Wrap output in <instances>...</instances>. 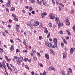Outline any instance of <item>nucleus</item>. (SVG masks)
<instances>
[{
	"label": "nucleus",
	"mask_w": 75,
	"mask_h": 75,
	"mask_svg": "<svg viewBox=\"0 0 75 75\" xmlns=\"http://www.w3.org/2000/svg\"><path fill=\"white\" fill-rule=\"evenodd\" d=\"M71 12L72 13H74V10H72L71 11Z\"/></svg>",
	"instance_id": "0e129e2a"
},
{
	"label": "nucleus",
	"mask_w": 75,
	"mask_h": 75,
	"mask_svg": "<svg viewBox=\"0 0 75 75\" xmlns=\"http://www.w3.org/2000/svg\"><path fill=\"white\" fill-rule=\"evenodd\" d=\"M7 61H9V62H10V61H11V59H7Z\"/></svg>",
	"instance_id": "603ef678"
},
{
	"label": "nucleus",
	"mask_w": 75,
	"mask_h": 75,
	"mask_svg": "<svg viewBox=\"0 0 75 75\" xmlns=\"http://www.w3.org/2000/svg\"><path fill=\"white\" fill-rule=\"evenodd\" d=\"M31 74H32V75H34V71H32L31 72Z\"/></svg>",
	"instance_id": "bf43d9fd"
},
{
	"label": "nucleus",
	"mask_w": 75,
	"mask_h": 75,
	"mask_svg": "<svg viewBox=\"0 0 75 75\" xmlns=\"http://www.w3.org/2000/svg\"><path fill=\"white\" fill-rule=\"evenodd\" d=\"M14 20H15V21H18V19L17 18H15Z\"/></svg>",
	"instance_id": "3c124183"
},
{
	"label": "nucleus",
	"mask_w": 75,
	"mask_h": 75,
	"mask_svg": "<svg viewBox=\"0 0 75 75\" xmlns=\"http://www.w3.org/2000/svg\"><path fill=\"white\" fill-rule=\"evenodd\" d=\"M41 15L42 17H44V13H41Z\"/></svg>",
	"instance_id": "5fc2aeb1"
},
{
	"label": "nucleus",
	"mask_w": 75,
	"mask_h": 75,
	"mask_svg": "<svg viewBox=\"0 0 75 75\" xmlns=\"http://www.w3.org/2000/svg\"><path fill=\"white\" fill-rule=\"evenodd\" d=\"M9 21L10 23H12V20L11 19H9Z\"/></svg>",
	"instance_id": "09e8293b"
},
{
	"label": "nucleus",
	"mask_w": 75,
	"mask_h": 75,
	"mask_svg": "<svg viewBox=\"0 0 75 75\" xmlns=\"http://www.w3.org/2000/svg\"><path fill=\"white\" fill-rule=\"evenodd\" d=\"M8 27H9V28H10V27H11V25H8Z\"/></svg>",
	"instance_id": "338daca9"
},
{
	"label": "nucleus",
	"mask_w": 75,
	"mask_h": 75,
	"mask_svg": "<svg viewBox=\"0 0 75 75\" xmlns=\"http://www.w3.org/2000/svg\"><path fill=\"white\" fill-rule=\"evenodd\" d=\"M64 50H65V51H68V49L67 47H65L64 48Z\"/></svg>",
	"instance_id": "4d7b16f0"
},
{
	"label": "nucleus",
	"mask_w": 75,
	"mask_h": 75,
	"mask_svg": "<svg viewBox=\"0 0 75 75\" xmlns=\"http://www.w3.org/2000/svg\"><path fill=\"white\" fill-rule=\"evenodd\" d=\"M66 24L67 25H69L70 23L69 22V20L68 19H66L65 20Z\"/></svg>",
	"instance_id": "1a4fd4ad"
},
{
	"label": "nucleus",
	"mask_w": 75,
	"mask_h": 75,
	"mask_svg": "<svg viewBox=\"0 0 75 75\" xmlns=\"http://www.w3.org/2000/svg\"><path fill=\"white\" fill-rule=\"evenodd\" d=\"M59 21V18L58 17H57L56 18V19L55 20V21Z\"/></svg>",
	"instance_id": "58836bf2"
},
{
	"label": "nucleus",
	"mask_w": 75,
	"mask_h": 75,
	"mask_svg": "<svg viewBox=\"0 0 75 75\" xmlns=\"http://www.w3.org/2000/svg\"><path fill=\"white\" fill-rule=\"evenodd\" d=\"M50 52L51 54H52L53 55H55V52H54V51H52V49H50Z\"/></svg>",
	"instance_id": "0eeeda50"
},
{
	"label": "nucleus",
	"mask_w": 75,
	"mask_h": 75,
	"mask_svg": "<svg viewBox=\"0 0 75 75\" xmlns=\"http://www.w3.org/2000/svg\"><path fill=\"white\" fill-rule=\"evenodd\" d=\"M10 41L11 42V43H12V44H14V42H13V40H10Z\"/></svg>",
	"instance_id": "c03bdc74"
},
{
	"label": "nucleus",
	"mask_w": 75,
	"mask_h": 75,
	"mask_svg": "<svg viewBox=\"0 0 75 75\" xmlns=\"http://www.w3.org/2000/svg\"><path fill=\"white\" fill-rule=\"evenodd\" d=\"M11 10L13 11H14L15 10V8L14 7H12L11 8Z\"/></svg>",
	"instance_id": "c9c22d12"
},
{
	"label": "nucleus",
	"mask_w": 75,
	"mask_h": 75,
	"mask_svg": "<svg viewBox=\"0 0 75 75\" xmlns=\"http://www.w3.org/2000/svg\"><path fill=\"white\" fill-rule=\"evenodd\" d=\"M47 45L48 47L50 48L52 47V44L51 42H49Z\"/></svg>",
	"instance_id": "2eb2a0df"
},
{
	"label": "nucleus",
	"mask_w": 75,
	"mask_h": 75,
	"mask_svg": "<svg viewBox=\"0 0 75 75\" xmlns=\"http://www.w3.org/2000/svg\"><path fill=\"white\" fill-rule=\"evenodd\" d=\"M45 57L46 58H47V59H49V57L48 54H45Z\"/></svg>",
	"instance_id": "f8f14e48"
},
{
	"label": "nucleus",
	"mask_w": 75,
	"mask_h": 75,
	"mask_svg": "<svg viewBox=\"0 0 75 75\" xmlns=\"http://www.w3.org/2000/svg\"><path fill=\"white\" fill-rule=\"evenodd\" d=\"M43 4L44 6H47V3L45 1H44L43 3Z\"/></svg>",
	"instance_id": "b1692460"
},
{
	"label": "nucleus",
	"mask_w": 75,
	"mask_h": 75,
	"mask_svg": "<svg viewBox=\"0 0 75 75\" xmlns=\"http://www.w3.org/2000/svg\"><path fill=\"white\" fill-rule=\"evenodd\" d=\"M48 30H47V28H45V34H48Z\"/></svg>",
	"instance_id": "aec40b11"
},
{
	"label": "nucleus",
	"mask_w": 75,
	"mask_h": 75,
	"mask_svg": "<svg viewBox=\"0 0 75 75\" xmlns=\"http://www.w3.org/2000/svg\"><path fill=\"white\" fill-rule=\"evenodd\" d=\"M37 54L38 57L39 58H40V57H41V54H40V53L39 52H37Z\"/></svg>",
	"instance_id": "412c9836"
},
{
	"label": "nucleus",
	"mask_w": 75,
	"mask_h": 75,
	"mask_svg": "<svg viewBox=\"0 0 75 75\" xmlns=\"http://www.w3.org/2000/svg\"><path fill=\"white\" fill-rule=\"evenodd\" d=\"M13 71L14 72H15V73H16V74H17L18 73V71H17V70L16 69V68L15 67H13Z\"/></svg>",
	"instance_id": "6e6552de"
},
{
	"label": "nucleus",
	"mask_w": 75,
	"mask_h": 75,
	"mask_svg": "<svg viewBox=\"0 0 75 75\" xmlns=\"http://www.w3.org/2000/svg\"><path fill=\"white\" fill-rule=\"evenodd\" d=\"M2 67L4 68L5 72H6V61L5 60L3 61L2 62Z\"/></svg>",
	"instance_id": "7ed1b4c3"
},
{
	"label": "nucleus",
	"mask_w": 75,
	"mask_h": 75,
	"mask_svg": "<svg viewBox=\"0 0 75 75\" xmlns=\"http://www.w3.org/2000/svg\"><path fill=\"white\" fill-rule=\"evenodd\" d=\"M40 24V22L38 21H35L34 23V26H36V27L38 26Z\"/></svg>",
	"instance_id": "423d86ee"
},
{
	"label": "nucleus",
	"mask_w": 75,
	"mask_h": 75,
	"mask_svg": "<svg viewBox=\"0 0 75 75\" xmlns=\"http://www.w3.org/2000/svg\"><path fill=\"white\" fill-rule=\"evenodd\" d=\"M49 71H51V67H49Z\"/></svg>",
	"instance_id": "e2e57ef3"
},
{
	"label": "nucleus",
	"mask_w": 75,
	"mask_h": 75,
	"mask_svg": "<svg viewBox=\"0 0 75 75\" xmlns=\"http://www.w3.org/2000/svg\"><path fill=\"white\" fill-rule=\"evenodd\" d=\"M14 59H17V58H18V57L15 56L14 57Z\"/></svg>",
	"instance_id": "864d4df0"
},
{
	"label": "nucleus",
	"mask_w": 75,
	"mask_h": 75,
	"mask_svg": "<svg viewBox=\"0 0 75 75\" xmlns=\"http://www.w3.org/2000/svg\"><path fill=\"white\" fill-rule=\"evenodd\" d=\"M30 2L31 3H35V0H29Z\"/></svg>",
	"instance_id": "6ab92c4d"
},
{
	"label": "nucleus",
	"mask_w": 75,
	"mask_h": 75,
	"mask_svg": "<svg viewBox=\"0 0 75 75\" xmlns=\"http://www.w3.org/2000/svg\"><path fill=\"white\" fill-rule=\"evenodd\" d=\"M48 25L50 27H52V23H49L48 24Z\"/></svg>",
	"instance_id": "cd10ccee"
},
{
	"label": "nucleus",
	"mask_w": 75,
	"mask_h": 75,
	"mask_svg": "<svg viewBox=\"0 0 75 75\" xmlns=\"http://www.w3.org/2000/svg\"><path fill=\"white\" fill-rule=\"evenodd\" d=\"M37 1L38 4H40V5H41V4L42 3V2L41 1H40L39 0H37Z\"/></svg>",
	"instance_id": "a211bd4d"
},
{
	"label": "nucleus",
	"mask_w": 75,
	"mask_h": 75,
	"mask_svg": "<svg viewBox=\"0 0 75 75\" xmlns=\"http://www.w3.org/2000/svg\"><path fill=\"white\" fill-rule=\"evenodd\" d=\"M67 33H68V35L69 36V37H71V33L70 32V31L69 30H66Z\"/></svg>",
	"instance_id": "9b49d317"
},
{
	"label": "nucleus",
	"mask_w": 75,
	"mask_h": 75,
	"mask_svg": "<svg viewBox=\"0 0 75 75\" xmlns=\"http://www.w3.org/2000/svg\"><path fill=\"white\" fill-rule=\"evenodd\" d=\"M49 43L50 42H46L45 43V45H46V46H47V45L48 46V44H49Z\"/></svg>",
	"instance_id": "f704fd0d"
},
{
	"label": "nucleus",
	"mask_w": 75,
	"mask_h": 75,
	"mask_svg": "<svg viewBox=\"0 0 75 75\" xmlns=\"http://www.w3.org/2000/svg\"><path fill=\"white\" fill-rule=\"evenodd\" d=\"M33 10V8L32 7L30 6L29 7V11H31Z\"/></svg>",
	"instance_id": "a878e982"
},
{
	"label": "nucleus",
	"mask_w": 75,
	"mask_h": 75,
	"mask_svg": "<svg viewBox=\"0 0 75 75\" xmlns=\"http://www.w3.org/2000/svg\"><path fill=\"white\" fill-rule=\"evenodd\" d=\"M0 50H1V51L2 52H3V49L1 48H0Z\"/></svg>",
	"instance_id": "680f3d73"
},
{
	"label": "nucleus",
	"mask_w": 75,
	"mask_h": 75,
	"mask_svg": "<svg viewBox=\"0 0 75 75\" xmlns=\"http://www.w3.org/2000/svg\"><path fill=\"white\" fill-rule=\"evenodd\" d=\"M16 30L18 31V32H19V30H18V29L20 28V26H19V25H17L16 26Z\"/></svg>",
	"instance_id": "ddd939ff"
},
{
	"label": "nucleus",
	"mask_w": 75,
	"mask_h": 75,
	"mask_svg": "<svg viewBox=\"0 0 75 75\" xmlns=\"http://www.w3.org/2000/svg\"><path fill=\"white\" fill-rule=\"evenodd\" d=\"M39 27L40 28H42V23H40V26H39Z\"/></svg>",
	"instance_id": "c85d7f7f"
},
{
	"label": "nucleus",
	"mask_w": 75,
	"mask_h": 75,
	"mask_svg": "<svg viewBox=\"0 0 75 75\" xmlns=\"http://www.w3.org/2000/svg\"><path fill=\"white\" fill-rule=\"evenodd\" d=\"M64 44L63 43H61V45L62 47H63V46H64Z\"/></svg>",
	"instance_id": "052dcab7"
},
{
	"label": "nucleus",
	"mask_w": 75,
	"mask_h": 75,
	"mask_svg": "<svg viewBox=\"0 0 75 75\" xmlns=\"http://www.w3.org/2000/svg\"><path fill=\"white\" fill-rule=\"evenodd\" d=\"M30 55L31 56H33V53H32V52H31L30 53Z\"/></svg>",
	"instance_id": "69168bd1"
},
{
	"label": "nucleus",
	"mask_w": 75,
	"mask_h": 75,
	"mask_svg": "<svg viewBox=\"0 0 75 75\" xmlns=\"http://www.w3.org/2000/svg\"><path fill=\"white\" fill-rule=\"evenodd\" d=\"M57 23L58 24H61V22L59 21H57Z\"/></svg>",
	"instance_id": "7c9ffc66"
},
{
	"label": "nucleus",
	"mask_w": 75,
	"mask_h": 75,
	"mask_svg": "<svg viewBox=\"0 0 75 75\" xmlns=\"http://www.w3.org/2000/svg\"><path fill=\"white\" fill-rule=\"evenodd\" d=\"M49 17L50 19H52V20L55 19V16H54V14H52V13L50 14L49 15Z\"/></svg>",
	"instance_id": "39448f33"
},
{
	"label": "nucleus",
	"mask_w": 75,
	"mask_h": 75,
	"mask_svg": "<svg viewBox=\"0 0 75 75\" xmlns=\"http://www.w3.org/2000/svg\"><path fill=\"white\" fill-rule=\"evenodd\" d=\"M59 5H60V6H61L62 7H64V5H63L62 3H60L59 4Z\"/></svg>",
	"instance_id": "e433bc0d"
},
{
	"label": "nucleus",
	"mask_w": 75,
	"mask_h": 75,
	"mask_svg": "<svg viewBox=\"0 0 75 75\" xmlns=\"http://www.w3.org/2000/svg\"><path fill=\"white\" fill-rule=\"evenodd\" d=\"M23 44H24V45H26V42H23Z\"/></svg>",
	"instance_id": "13d9d810"
},
{
	"label": "nucleus",
	"mask_w": 75,
	"mask_h": 75,
	"mask_svg": "<svg viewBox=\"0 0 75 75\" xmlns=\"http://www.w3.org/2000/svg\"><path fill=\"white\" fill-rule=\"evenodd\" d=\"M61 7L60 6H59V11H61Z\"/></svg>",
	"instance_id": "8fccbe9b"
},
{
	"label": "nucleus",
	"mask_w": 75,
	"mask_h": 75,
	"mask_svg": "<svg viewBox=\"0 0 75 75\" xmlns=\"http://www.w3.org/2000/svg\"><path fill=\"white\" fill-rule=\"evenodd\" d=\"M12 16H13V17H14V18H15V17H16V15H14L13 14H12Z\"/></svg>",
	"instance_id": "49530a36"
},
{
	"label": "nucleus",
	"mask_w": 75,
	"mask_h": 75,
	"mask_svg": "<svg viewBox=\"0 0 75 75\" xmlns=\"http://www.w3.org/2000/svg\"><path fill=\"white\" fill-rule=\"evenodd\" d=\"M23 53H25V52H27V50H24L23 51Z\"/></svg>",
	"instance_id": "c756f323"
},
{
	"label": "nucleus",
	"mask_w": 75,
	"mask_h": 75,
	"mask_svg": "<svg viewBox=\"0 0 75 75\" xmlns=\"http://www.w3.org/2000/svg\"><path fill=\"white\" fill-rule=\"evenodd\" d=\"M29 8V7L28 6H25V8H26V9H28Z\"/></svg>",
	"instance_id": "6e6d98bb"
},
{
	"label": "nucleus",
	"mask_w": 75,
	"mask_h": 75,
	"mask_svg": "<svg viewBox=\"0 0 75 75\" xmlns=\"http://www.w3.org/2000/svg\"><path fill=\"white\" fill-rule=\"evenodd\" d=\"M51 70H52L53 71H55V69H54V68L53 67H51Z\"/></svg>",
	"instance_id": "473e14b6"
},
{
	"label": "nucleus",
	"mask_w": 75,
	"mask_h": 75,
	"mask_svg": "<svg viewBox=\"0 0 75 75\" xmlns=\"http://www.w3.org/2000/svg\"><path fill=\"white\" fill-rule=\"evenodd\" d=\"M25 68L28 69V70H29V68L28 67V66L25 65Z\"/></svg>",
	"instance_id": "2f4dec72"
},
{
	"label": "nucleus",
	"mask_w": 75,
	"mask_h": 75,
	"mask_svg": "<svg viewBox=\"0 0 75 75\" xmlns=\"http://www.w3.org/2000/svg\"><path fill=\"white\" fill-rule=\"evenodd\" d=\"M39 39L40 40H42V37L41 36H39Z\"/></svg>",
	"instance_id": "bb28decb"
},
{
	"label": "nucleus",
	"mask_w": 75,
	"mask_h": 75,
	"mask_svg": "<svg viewBox=\"0 0 75 75\" xmlns=\"http://www.w3.org/2000/svg\"><path fill=\"white\" fill-rule=\"evenodd\" d=\"M47 74V72L45 71H44L43 73L40 74V75H46Z\"/></svg>",
	"instance_id": "f3484780"
},
{
	"label": "nucleus",
	"mask_w": 75,
	"mask_h": 75,
	"mask_svg": "<svg viewBox=\"0 0 75 75\" xmlns=\"http://www.w3.org/2000/svg\"><path fill=\"white\" fill-rule=\"evenodd\" d=\"M69 72H72V69H71V68H69Z\"/></svg>",
	"instance_id": "a19ab883"
},
{
	"label": "nucleus",
	"mask_w": 75,
	"mask_h": 75,
	"mask_svg": "<svg viewBox=\"0 0 75 75\" xmlns=\"http://www.w3.org/2000/svg\"><path fill=\"white\" fill-rule=\"evenodd\" d=\"M52 1L53 4H55V1H54V0H52Z\"/></svg>",
	"instance_id": "de8ad7c7"
},
{
	"label": "nucleus",
	"mask_w": 75,
	"mask_h": 75,
	"mask_svg": "<svg viewBox=\"0 0 75 75\" xmlns=\"http://www.w3.org/2000/svg\"><path fill=\"white\" fill-rule=\"evenodd\" d=\"M60 73L62 74V75H65V71H60Z\"/></svg>",
	"instance_id": "dca6fc26"
},
{
	"label": "nucleus",
	"mask_w": 75,
	"mask_h": 75,
	"mask_svg": "<svg viewBox=\"0 0 75 75\" xmlns=\"http://www.w3.org/2000/svg\"><path fill=\"white\" fill-rule=\"evenodd\" d=\"M74 50H73V48H71L70 54H73V52H74Z\"/></svg>",
	"instance_id": "4468645a"
},
{
	"label": "nucleus",
	"mask_w": 75,
	"mask_h": 75,
	"mask_svg": "<svg viewBox=\"0 0 75 75\" xmlns=\"http://www.w3.org/2000/svg\"><path fill=\"white\" fill-rule=\"evenodd\" d=\"M59 33L61 34H63V33L62 31H60Z\"/></svg>",
	"instance_id": "a18cd8bd"
},
{
	"label": "nucleus",
	"mask_w": 75,
	"mask_h": 75,
	"mask_svg": "<svg viewBox=\"0 0 75 75\" xmlns=\"http://www.w3.org/2000/svg\"><path fill=\"white\" fill-rule=\"evenodd\" d=\"M23 60V57H20L18 58V61L17 62V64L18 65H21V62H22V61Z\"/></svg>",
	"instance_id": "f257e3e1"
},
{
	"label": "nucleus",
	"mask_w": 75,
	"mask_h": 75,
	"mask_svg": "<svg viewBox=\"0 0 75 75\" xmlns=\"http://www.w3.org/2000/svg\"><path fill=\"white\" fill-rule=\"evenodd\" d=\"M39 65L41 67H43V65H42V64L41 63H40L39 64Z\"/></svg>",
	"instance_id": "79ce46f5"
},
{
	"label": "nucleus",
	"mask_w": 75,
	"mask_h": 75,
	"mask_svg": "<svg viewBox=\"0 0 75 75\" xmlns=\"http://www.w3.org/2000/svg\"><path fill=\"white\" fill-rule=\"evenodd\" d=\"M73 5H74V6H75V2H73Z\"/></svg>",
	"instance_id": "774afa93"
},
{
	"label": "nucleus",
	"mask_w": 75,
	"mask_h": 75,
	"mask_svg": "<svg viewBox=\"0 0 75 75\" xmlns=\"http://www.w3.org/2000/svg\"><path fill=\"white\" fill-rule=\"evenodd\" d=\"M33 59L34 61H37V57L35 56H34L33 57Z\"/></svg>",
	"instance_id": "72a5a7b5"
},
{
	"label": "nucleus",
	"mask_w": 75,
	"mask_h": 75,
	"mask_svg": "<svg viewBox=\"0 0 75 75\" xmlns=\"http://www.w3.org/2000/svg\"><path fill=\"white\" fill-rule=\"evenodd\" d=\"M63 55V59H66L67 57V52H64L62 54Z\"/></svg>",
	"instance_id": "20e7f679"
},
{
	"label": "nucleus",
	"mask_w": 75,
	"mask_h": 75,
	"mask_svg": "<svg viewBox=\"0 0 75 75\" xmlns=\"http://www.w3.org/2000/svg\"><path fill=\"white\" fill-rule=\"evenodd\" d=\"M72 29L73 30V31L74 33L75 32V25H74V26L72 27Z\"/></svg>",
	"instance_id": "4be33fe9"
},
{
	"label": "nucleus",
	"mask_w": 75,
	"mask_h": 75,
	"mask_svg": "<svg viewBox=\"0 0 75 75\" xmlns=\"http://www.w3.org/2000/svg\"><path fill=\"white\" fill-rule=\"evenodd\" d=\"M58 28H60V27H61V24H58Z\"/></svg>",
	"instance_id": "37998d69"
},
{
	"label": "nucleus",
	"mask_w": 75,
	"mask_h": 75,
	"mask_svg": "<svg viewBox=\"0 0 75 75\" xmlns=\"http://www.w3.org/2000/svg\"><path fill=\"white\" fill-rule=\"evenodd\" d=\"M63 42H64V44H67V42L65 40V39H63Z\"/></svg>",
	"instance_id": "4c0bfd02"
},
{
	"label": "nucleus",
	"mask_w": 75,
	"mask_h": 75,
	"mask_svg": "<svg viewBox=\"0 0 75 75\" xmlns=\"http://www.w3.org/2000/svg\"><path fill=\"white\" fill-rule=\"evenodd\" d=\"M53 42L56 48H57L58 47V46L57 45L58 42H57V38H55L53 39Z\"/></svg>",
	"instance_id": "f03ea898"
},
{
	"label": "nucleus",
	"mask_w": 75,
	"mask_h": 75,
	"mask_svg": "<svg viewBox=\"0 0 75 75\" xmlns=\"http://www.w3.org/2000/svg\"><path fill=\"white\" fill-rule=\"evenodd\" d=\"M6 12H7L8 13L9 12V10H8V8H6Z\"/></svg>",
	"instance_id": "ea45409f"
},
{
	"label": "nucleus",
	"mask_w": 75,
	"mask_h": 75,
	"mask_svg": "<svg viewBox=\"0 0 75 75\" xmlns=\"http://www.w3.org/2000/svg\"><path fill=\"white\" fill-rule=\"evenodd\" d=\"M10 0H8V2L6 3V4L7 6L8 7H10L11 6L10 5Z\"/></svg>",
	"instance_id": "9d476101"
},
{
	"label": "nucleus",
	"mask_w": 75,
	"mask_h": 75,
	"mask_svg": "<svg viewBox=\"0 0 75 75\" xmlns=\"http://www.w3.org/2000/svg\"><path fill=\"white\" fill-rule=\"evenodd\" d=\"M50 35H51V34H50V33H49L47 35V38H48L50 37Z\"/></svg>",
	"instance_id": "393cba45"
},
{
	"label": "nucleus",
	"mask_w": 75,
	"mask_h": 75,
	"mask_svg": "<svg viewBox=\"0 0 75 75\" xmlns=\"http://www.w3.org/2000/svg\"><path fill=\"white\" fill-rule=\"evenodd\" d=\"M10 50H11V51H13L14 50V47H13V46H12V45H11V46L10 48Z\"/></svg>",
	"instance_id": "5701e85b"
}]
</instances>
